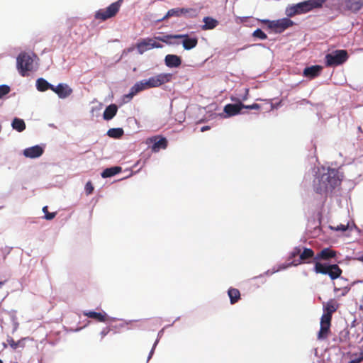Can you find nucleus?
I'll return each instance as SVG.
<instances>
[{"label":"nucleus","mask_w":363,"mask_h":363,"mask_svg":"<svg viewBox=\"0 0 363 363\" xmlns=\"http://www.w3.org/2000/svg\"><path fill=\"white\" fill-rule=\"evenodd\" d=\"M147 143H152V151L159 152L160 149H166L168 145L167 140L160 135L150 138L147 140Z\"/></svg>","instance_id":"ddd939ff"},{"label":"nucleus","mask_w":363,"mask_h":363,"mask_svg":"<svg viewBox=\"0 0 363 363\" xmlns=\"http://www.w3.org/2000/svg\"><path fill=\"white\" fill-rule=\"evenodd\" d=\"M296 7L298 9V13H307L312 10L308 1L297 4Z\"/></svg>","instance_id":"7c9ffc66"},{"label":"nucleus","mask_w":363,"mask_h":363,"mask_svg":"<svg viewBox=\"0 0 363 363\" xmlns=\"http://www.w3.org/2000/svg\"><path fill=\"white\" fill-rule=\"evenodd\" d=\"M322 67L318 65L308 67L304 69L303 75L307 77L314 78L319 75Z\"/></svg>","instance_id":"4be33fe9"},{"label":"nucleus","mask_w":363,"mask_h":363,"mask_svg":"<svg viewBox=\"0 0 363 363\" xmlns=\"http://www.w3.org/2000/svg\"><path fill=\"white\" fill-rule=\"evenodd\" d=\"M84 189L87 195H90L93 193L94 188L91 182L89 181L86 182Z\"/></svg>","instance_id":"e433bc0d"},{"label":"nucleus","mask_w":363,"mask_h":363,"mask_svg":"<svg viewBox=\"0 0 363 363\" xmlns=\"http://www.w3.org/2000/svg\"><path fill=\"white\" fill-rule=\"evenodd\" d=\"M348 363H353V362H352V361L351 360V361H350Z\"/></svg>","instance_id":"8fccbe9b"},{"label":"nucleus","mask_w":363,"mask_h":363,"mask_svg":"<svg viewBox=\"0 0 363 363\" xmlns=\"http://www.w3.org/2000/svg\"><path fill=\"white\" fill-rule=\"evenodd\" d=\"M11 89L10 87L7 85H1L0 86V98L3 97L6 94H9L10 92Z\"/></svg>","instance_id":"c9c22d12"},{"label":"nucleus","mask_w":363,"mask_h":363,"mask_svg":"<svg viewBox=\"0 0 363 363\" xmlns=\"http://www.w3.org/2000/svg\"><path fill=\"white\" fill-rule=\"evenodd\" d=\"M253 37L259 38L261 40H265L267 38V35L259 28L256 29L253 33Z\"/></svg>","instance_id":"72a5a7b5"},{"label":"nucleus","mask_w":363,"mask_h":363,"mask_svg":"<svg viewBox=\"0 0 363 363\" xmlns=\"http://www.w3.org/2000/svg\"><path fill=\"white\" fill-rule=\"evenodd\" d=\"M230 303L235 304L240 299V291L235 288H230L228 291Z\"/></svg>","instance_id":"a878e982"},{"label":"nucleus","mask_w":363,"mask_h":363,"mask_svg":"<svg viewBox=\"0 0 363 363\" xmlns=\"http://www.w3.org/2000/svg\"><path fill=\"white\" fill-rule=\"evenodd\" d=\"M0 363H3L2 361L0 359Z\"/></svg>","instance_id":"3c124183"},{"label":"nucleus","mask_w":363,"mask_h":363,"mask_svg":"<svg viewBox=\"0 0 363 363\" xmlns=\"http://www.w3.org/2000/svg\"><path fill=\"white\" fill-rule=\"evenodd\" d=\"M342 182L340 172L335 169H328L326 172L319 174L313 181L314 191L320 194L332 192Z\"/></svg>","instance_id":"f03ea898"},{"label":"nucleus","mask_w":363,"mask_h":363,"mask_svg":"<svg viewBox=\"0 0 363 363\" xmlns=\"http://www.w3.org/2000/svg\"><path fill=\"white\" fill-rule=\"evenodd\" d=\"M350 289L348 288V287H345V288L342 289H341V291H342L341 292V296H345L349 292ZM340 289H337V287H335L334 291L335 292L337 291H340Z\"/></svg>","instance_id":"a19ab883"},{"label":"nucleus","mask_w":363,"mask_h":363,"mask_svg":"<svg viewBox=\"0 0 363 363\" xmlns=\"http://www.w3.org/2000/svg\"><path fill=\"white\" fill-rule=\"evenodd\" d=\"M26 338L21 339L17 342H16L13 338L10 337L7 340L9 345L13 350H16L18 347H24V340Z\"/></svg>","instance_id":"c756f323"},{"label":"nucleus","mask_w":363,"mask_h":363,"mask_svg":"<svg viewBox=\"0 0 363 363\" xmlns=\"http://www.w3.org/2000/svg\"><path fill=\"white\" fill-rule=\"evenodd\" d=\"M110 331V328H104L101 333H100V335H101V339H103Z\"/></svg>","instance_id":"79ce46f5"},{"label":"nucleus","mask_w":363,"mask_h":363,"mask_svg":"<svg viewBox=\"0 0 363 363\" xmlns=\"http://www.w3.org/2000/svg\"><path fill=\"white\" fill-rule=\"evenodd\" d=\"M339 308V303L334 299L329 300L325 305L323 306V314L321 318L332 320L333 313H335Z\"/></svg>","instance_id":"4468645a"},{"label":"nucleus","mask_w":363,"mask_h":363,"mask_svg":"<svg viewBox=\"0 0 363 363\" xmlns=\"http://www.w3.org/2000/svg\"><path fill=\"white\" fill-rule=\"evenodd\" d=\"M243 108L258 110L260 108V106L258 104H253L252 105H244Z\"/></svg>","instance_id":"ea45409f"},{"label":"nucleus","mask_w":363,"mask_h":363,"mask_svg":"<svg viewBox=\"0 0 363 363\" xmlns=\"http://www.w3.org/2000/svg\"><path fill=\"white\" fill-rule=\"evenodd\" d=\"M231 101L238 102L235 104H228L224 106L223 111L226 114L225 117H231L240 113L243 108L244 104L239 101V99L231 97Z\"/></svg>","instance_id":"f8f14e48"},{"label":"nucleus","mask_w":363,"mask_h":363,"mask_svg":"<svg viewBox=\"0 0 363 363\" xmlns=\"http://www.w3.org/2000/svg\"><path fill=\"white\" fill-rule=\"evenodd\" d=\"M248 95H249V89H245V95L242 97V101L247 100L248 98Z\"/></svg>","instance_id":"c03bdc74"},{"label":"nucleus","mask_w":363,"mask_h":363,"mask_svg":"<svg viewBox=\"0 0 363 363\" xmlns=\"http://www.w3.org/2000/svg\"><path fill=\"white\" fill-rule=\"evenodd\" d=\"M325 65L335 67L345 62L348 59V54L345 50H337L325 55Z\"/></svg>","instance_id":"423d86ee"},{"label":"nucleus","mask_w":363,"mask_h":363,"mask_svg":"<svg viewBox=\"0 0 363 363\" xmlns=\"http://www.w3.org/2000/svg\"><path fill=\"white\" fill-rule=\"evenodd\" d=\"M331 320L320 318V328L317 338L319 340H325L330 335Z\"/></svg>","instance_id":"2eb2a0df"},{"label":"nucleus","mask_w":363,"mask_h":363,"mask_svg":"<svg viewBox=\"0 0 363 363\" xmlns=\"http://www.w3.org/2000/svg\"><path fill=\"white\" fill-rule=\"evenodd\" d=\"M153 350H154V347L152 349L151 352H150V357L152 355V354L153 353Z\"/></svg>","instance_id":"09e8293b"},{"label":"nucleus","mask_w":363,"mask_h":363,"mask_svg":"<svg viewBox=\"0 0 363 363\" xmlns=\"http://www.w3.org/2000/svg\"><path fill=\"white\" fill-rule=\"evenodd\" d=\"M210 129V127L209 126H203L201 128V132H204L206 130H208Z\"/></svg>","instance_id":"a18cd8bd"},{"label":"nucleus","mask_w":363,"mask_h":363,"mask_svg":"<svg viewBox=\"0 0 363 363\" xmlns=\"http://www.w3.org/2000/svg\"><path fill=\"white\" fill-rule=\"evenodd\" d=\"M172 79V74L160 73L157 75L150 77L147 80L138 82L139 84H142L143 91L145 89L159 87L166 83L171 82Z\"/></svg>","instance_id":"7ed1b4c3"},{"label":"nucleus","mask_w":363,"mask_h":363,"mask_svg":"<svg viewBox=\"0 0 363 363\" xmlns=\"http://www.w3.org/2000/svg\"><path fill=\"white\" fill-rule=\"evenodd\" d=\"M33 59L26 52H21L16 59V67L22 77L28 75V72L33 69Z\"/></svg>","instance_id":"39448f33"},{"label":"nucleus","mask_w":363,"mask_h":363,"mask_svg":"<svg viewBox=\"0 0 363 363\" xmlns=\"http://www.w3.org/2000/svg\"><path fill=\"white\" fill-rule=\"evenodd\" d=\"M53 85L48 82L43 78H39L36 81V87L37 89L40 91H45L48 89H51L52 91Z\"/></svg>","instance_id":"b1692460"},{"label":"nucleus","mask_w":363,"mask_h":363,"mask_svg":"<svg viewBox=\"0 0 363 363\" xmlns=\"http://www.w3.org/2000/svg\"><path fill=\"white\" fill-rule=\"evenodd\" d=\"M346 6L349 10L357 11L361 9L363 4L360 0H346Z\"/></svg>","instance_id":"bb28decb"},{"label":"nucleus","mask_w":363,"mask_h":363,"mask_svg":"<svg viewBox=\"0 0 363 363\" xmlns=\"http://www.w3.org/2000/svg\"><path fill=\"white\" fill-rule=\"evenodd\" d=\"M165 38H166L164 36V38L157 37L155 39L150 38L143 39L137 43L136 48L140 54H143L145 52L152 48H162V45L160 43H157L155 39L167 43V40Z\"/></svg>","instance_id":"1a4fd4ad"},{"label":"nucleus","mask_w":363,"mask_h":363,"mask_svg":"<svg viewBox=\"0 0 363 363\" xmlns=\"http://www.w3.org/2000/svg\"><path fill=\"white\" fill-rule=\"evenodd\" d=\"M84 315L94 319L98 322L104 323L107 320V315L106 313H98L95 311L84 312Z\"/></svg>","instance_id":"6ab92c4d"},{"label":"nucleus","mask_w":363,"mask_h":363,"mask_svg":"<svg viewBox=\"0 0 363 363\" xmlns=\"http://www.w3.org/2000/svg\"><path fill=\"white\" fill-rule=\"evenodd\" d=\"M43 212H44V213H45V218L46 220H50L53 219V218L55 217L56 214H57V213H56V212H54V213H49V212H48V206H44V207L43 208Z\"/></svg>","instance_id":"f704fd0d"},{"label":"nucleus","mask_w":363,"mask_h":363,"mask_svg":"<svg viewBox=\"0 0 363 363\" xmlns=\"http://www.w3.org/2000/svg\"><path fill=\"white\" fill-rule=\"evenodd\" d=\"M123 2V0H118L110 4L108 7L98 10L94 14L95 19L105 21L115 17L118 13Z\"/></svg>","instance_id":"20e7f679"},{"label":"nucleus","mask_w":363,"mask_h":363,"mask_svg":"<svg viewBox=\"0 0 363 363\" xmlns=\"http://www.w3.org/2000/svg\"><path fill=\"white\" fill-rule=\"evenodd\" d=\"M118 107L116 104H111L108 106L103 114L104 120L109 121L112 119L117 113Z\"/></svg>","instance_id":"5701e85b"},{"label":"nucleus","mask_w":363,"mask_h":363,"mask_svg":"<svg viewBox=\"0 0 363 363\" xmlns=\"http://www.w3.org/2000/svg\"><path fill=\"white\" fill-rule=\"evenodd\" d=\"M4 283H5V281H0V289L4 284Z\"/></svg>","instance_id":"de8ad7c7"},{"label":"nucleus","mask_w":363,"mask_h":363,"mask_svg":"<svg viewBox=\"0 0 363 363\" xmlns=\"http://www.w3.org/2000/svg\"><path fill=\"white\" fill-rule=\"evenodd\" d=\"M52 91L61 99H65L72 93V89L66 84H59L57 86H54Z\"/></svg>","instance_id":"dca6fc26"},{"label":"nucleus","mask_w":363,"mask_h":363,"mask_svg":"<svg viewBox=\"0 0 363 363\" xmlns=\"http://www.w3.org/2000/svg\"><path fill=\"white\" fill-rule=\"evenodd\" d=\"M327 0H308L311 9L320 8Z\"/></svg>","instance_id":"2f4dec72"},{"label":"nucleus","mask_w":363,"mask_h":363,"mask_svg":"<svg viewBox=\"0 0 363 363\" xmlns=\"http://www.w3.org/2000/svg\"><path fill=\"white\" fill-rule=\"evenodd\" d=\"M353 363H361L363 361V357H358L354 359H352Z\"/></svg>","instance_id":"37998d69"},{"label":"nucleus","mask_w":363,"mask_h":363,"mask_svg":"<svg viewBox=\"0 0 363 363\" xmlns=\"http://www.w3.org/2000/svg\"><path fill=\"white\" fill-rule=\"evenodd\" d=\"M356 259H357L359 262H363V255L357 257Z\"/></svg>","instance_id":"49530a36"},{"label":"nucleus","mask_w":363,"mask_h":363,"mask_svg":"<svg viewBox=\"0 0 363 363\" xmlns=\"http://www.w3.org/2000/svg\"><path fill=\"white\" fill-rule=\"evenodd\" d=\"M315 257L314 251L311 248L303 247L301 251L300 257L297 260H294L289 265L297 266L301 263H311L312 259L314 261Z\"/></svg>","instance_id":"9b49d317"},{"label":"nucleus","mask_w":363,"mask_h":363,"mask_svg":"<svg viewBox=\"0 0 363 363\" xmlns=\"http://www.w3.org/2000/svg\"><path fill=\"white\" fill-rule=\"evenodd\" d=\"M332 229L336 231H346L348 228V225L340 224L337 225L336 227H331Z\"/></svg>","instance_id":"58836bf2"},{"label":"nucleus","mask_w":363,"mask_h":363,"mask_svg":"<svg viewBox=\"0 0 363 363\" xmlns=\"http://www.w3.org/2000/svg\"><path fill=\"white\" fill-rule=\"evenodd\" d=\"M165 65L168 67H179L182 65V58L176 55L169 54L164 57Z\"/></svg>","instance_id":"a211bd4d"},{"label":"nucleus","mask_w":363,"mask_h":363,"mask_svg":"<svg viewBox=\"0 0 363 363\" xmlns=\"http://www.w3.org/2000/svg\"><path fill=\"white\" fill-rule=\"evenodd\" d=\"M43 153V149L39 145H35L23 150V155L28 158H37Z\"/></svg>","instance_id":"f3484780"},{"label":"nucleus","mask_w":363,"mask_h":363,"mask_svg":"<svg viewBox=\"0 0 363 363\" xmlns=\"http://www.w3.org/2000/svg\"><path fill=\"white\" fill-rule=\"evenodd\" d=\"M286 14L288 16L291 17L298 13V9L296 7V4L291 6L286 9Z\"/></svg>","instance_id":"473e14b6"},{"label":"nucleus","mask_w":363,"mask_h":363,"mask_svg":"<svg viewBox=\"0 0 363 363\" xmlns=\"http://www.w3.org/2000/svg\"><path fill=\"white\" fill-rule=\"evenodd\" d=\"M301 249L299 247H294L290 253V258H294L301 255Z\"/></svg>","instance_id":"4c0bfd02"},{"label":"nucleus","mask_w":363,"mask_h":363,"mask_svg":"<svg viewBox=\"0 0 363 363\" xmlns=\"http://www.w3.org/2000/svg\"><path fill=\"white\" fill-rule=\"evenodd\" d=\"M336 256V252L330 249L324 248L315 255L314 257L313 271L316 274H328L333 280L338 278L342 274V269L336 264H327L320 262V260H328Z\"/></svg>","instance_id":"f257e3e1"},{"label":"nucleus","mask_w":363,"mask_h":363,"mask_svg":"<svg viewBox=\"0 0 363 363\" xmlns=\"http://www.w3.org/2000/svg\"><path fill=\"white\" fill-rule=\"evenodd\" d=\"M199 12V11L196 8H174L169 9L162 18V20L172 16L180 17L182 16L193 18L198 16Z\"/></svg>","instance_id":"6e6552de"},{"label":"nucleus","mask_w":363,"mask_h":363,"mask_svg":"<svg viewBox=\"0 0 363 363\" xmlns=\"http://www.w3.org/2000/svg\"><path fill=\"white\" fill-rule=\"evenodd\" d=\"M124 133V131L123 128H110L108 132L107 135L112 138H120L123 136Z\"/></svg>","instance_id":"c85d7f7f"},{"label":"nucleus","mask_w":363,"mask_h":363,"mask_svg":"<svg viewBox=\"0 0 363 363\" xmlns=\"http://www.w3.org/2000/svg\"><path fill=\"white\" fill-rule=\"evenodd\" d=\"M167 39H183L182 45L185 50H191L195 48L198 44L197 38H189L187 34L167 35Z\"/></svg>","instance_id":"9d476101"},{"label":"nucleus","mask_w":363,"mask_h":363,"mask_svg":"<svg viewBox=\"0 0 363 363\" xmlns=\"http://www.w3.org/2000/svg\"><path fill=\"white\" fill-rule=\"evenodd\" d=\"M12 128L18 132H22L26 129V123L23 119L15 118H13L12 123Z\"/></svg>","instance_id":"cd10ccee"},{"label":"nucleus","mask_w":363,"mask_h":363,"mask_svg":"<svg viewBox=\"0 0 363 363\" xmlns=\"http://www.w3.org/2000/svg\"><path fill=\"white\" fill-rule=\"evenodd\" d=\"M203 22L204 23V24L201 26L203 30L214 29L218 25V21L216 19L209 16L204 17Z\"/></svg>","instance_id":"412c9836"},{"label":"nucleus","mask_w":363,"mask_h":363,"mask_svg":"<svg viewBox=\"0 0 363 363\" xmlns=\"http://www.w3.org/2000/svg\"><path fill=\"white\" fill-rule=\"evenodd\" d=\"M262 22L265 23L269 29H272L277 33H281L294 25V22L288 18H284L275 21L266 19L262 20Z\"/></svg>","instance_id":"0eeeda50"},{"label":"nucleus","mask_w":363,"mask_h":363,"mask_svg":"<svg viewBox=\"0 0 363 363\" xmlns=\"http://www.w3.org/2000/svg\"><path fill=\"white\" fill-rule=\"evenodd\" d=\"M121 170H122L121 167H118V166L112 167L110 168H106L102 172L101 177L103 178L111 177L120 173L121 172Z\"/></svg>","instance_id":"393cba45"},{"label":"nucleus","mask_w":363,"mask_h":363,"mask_svg":"<svg viewBox=\"0 0 363 363\" xmlns=\"http://www.w3.org/2000/svg\"><path fill=\"white\" fill-rule=\"evenodd\" d=\"M143 91L142 84H139L138 82L135 84L130 89V92L128 94H125L123 97V100L125 103L130 101L133 97L140 91Z\"/></svg>","instance_id":"aec40b11"}]
</instances>
